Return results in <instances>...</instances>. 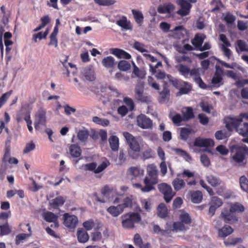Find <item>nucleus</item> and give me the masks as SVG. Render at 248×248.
Listing matches in <instances>:
<instances>
[{
  "label": "nucleus",
  "instance_id": "49",
  "mask_svg": "<svg viewBox=\"0 0 248 248\" xmlns=\"http://www.w3.org/2000/svg\"><path fill=\"white\" fill-rule=\"evenodd\" d=\"M93 121L98 124L104 126H108L109 124V122L108 120L106 119H101L97 116L93 117Z\"/></svg>",
  "mask_w": 248,
  "mask_h": 248
},
{
  "label": "nucleus",
  "instance_id": "20",
  "mask_svg": "<svg viewBox=\"0 0 248 248\" xmlns=\"http://www.w3.org/2000/svg\"><path fill=\"white\" fill-rule=\"evenodd\" d=\"M191 201L193 203H199L202 200V193L199 190L191 191L189 192Z\"/></svg>",
  "mask_w": 248,
  "mask_h": 248
},
{
  "label": "nucleus",
  "instance_id": "28",
  "mask_svg": "<svg viewBox=\"0 0 248 248\" xmlns=\"http://www.w3.org/2000/svg\"><path fill=\"white\" fill-rule=\"evenodd\" d=\"M65 202V200L62 196H58L52 200L50 202V206L54 209H58L62 206Z\"/></svg>",
  "mask_w": 248,
  "mask_h": 248
},
{
  "label": "nucleus",
  "instance_id": "14",
  "mask_svg": "<svg viewBox=\"0 0 248 248\" xmlns=\"http://www.w3.org/2000/svg\"><path fill=\"white\" fill-rule=\"evenodd\" d=\"M44 219L47 222H53L54 224L51 225V227L58 228L59 226L58 222V216L53 213L49 211L45 212L43 215Z\"/></svg>",
  "mask_w": 248,
  "mask_h": 248
},
{
  "label": "nucleus",
  "instance_id": "50",
  "mask_svg": "<svg viewBox=\"0 0 248 248\" xmlns=\"http://www.w3.org/2000/svg\"><path fill=\"white\" fill-rule=\"evenodd\" d=\"M190 133L191 130L190 129L186 127L181 128L180 130L181 139L184 140H186Z\"/></svg>",
  "mask_w": 248,
  "mask_h": 248
},
{
  "label": "nucleus",
  "instance_id": "36",
  "mask_svg": "<svg viewBox=\"0 0 248 248\" xmlns=\"http://www.w3.org/2000/svg\"><path fill=\"white\" fill-rule=\"evenodd\" d=\"M31 236V234L21 233L17 234L16 236L15 244L16 245H19L21 243H24L25 240Z\"/></svg>",
  "mask_w": 248,
  "mask_h": 248
},
{
  "label": "nucleus",
  "instance_id": "21",
  "mask_svg": "<svg viewBox=\"0 0 248 248\" xmlns=\"http://www.w3.org/2000/svg\"><path fill=\"white\" fill-rule=\"evenodd\" d=\"M167 78L168 79L169 82L176 89H179L181 86H183L184 84L185 83V81L177 79L171 75L167 74Z\"/></svg>",
  "mask_w": 248,
  "mask_h": 248
},
{
  "label": "nucleus",
  "instance_id": "57",
  "mask_svg": "<svg viewBox=\"0 0 248 248\" xmlns=\"http://www.w3.org/2000/svg\"><path fill=\"white\" fill-rule=\"evenodd\" d=\"M227 24H232L236 20V17L234 16L230 12H227L224 18Z\"/></svg>",
  "mask_w": 248,
  "mask_h": 248
},
{
  "label": "nucleus",
  "instance_id": "56",
  "mask_svg": "<svg viewBox=\"0 0 248 248\" xmlns=\"http://www.w3.org/2000/svg\"><path fill=\"white\" fill-rule=\"evenodd\" d=\"M186 228L185 227L184 224L181 222H174L173 223V230L175 231H184L186 230Z\"/></svg>",
  "mask_w": 248,
  "mask_h": 248
},
{
  "label": "nucleus",
  "instance_id": "32",
  "mask_svg": "<svg viewBox=\"0 0 248 248\" xmlns=\"http://www.w3.org/2000/svg\"><path fill=\"white\" fill-rule=\"evenodd\" d=\"M131 12L136 22L139 26H141L144 19V16L141 12L135 9H132Z\"/></svg>",
  "mask_w": 248,
  "mask_h": 248
},
{
  "label": "nucleus",
  "instance_id": "62",
  "mask_svg": "<svg viewBox=\"0 0 248 248\" xmlns=\"http://www.w3.org/2000/svg\"><path fill=\"white\" fill-rule=\"evenodd\" d=\"M211 204L218 208L222 205L223 202L221 199L217 197H213L211 199Z\"/></svg>",
  "mask_w": 248,
  "mask_h": 248
},
{
  "label": "nucleus",
  "instance_id": "47",
  "mask_svg": "<svg viewBox=\"0 0 248 248\" xmlns=\"http://www.w3.org/2000/svg\"><path fill=\"white\" fill-rule=\"evenodd\" d=\"M83 75L86 79L93 81L95 79L93 71L90 68H85L83 72Z\"/></svg>",
  "mask_w": 248,
  "mask_h": 248
},
{
  "label": "nucleus",
  "instance_id": "46",
  "mask_svg": "<svg viewBox=\"0 0 248 248\" xmlns=\"http://www.w3.org/2000/svg\"><path fill=\"white\" fill-rule=\"evenodd\" d=\"M179 219L184 224L189 225L191 223V218L187 213L181 214L179 216Z\"/></svg>",
  "mask_w": 248,
  "mask_h": 248
},
{
  "label": "nucleus",
  "instance_id": "37",
  "mask_svg": "<svg viewBox=\"0 0 248 248\" xmlns=\"http://www.w3.org/2000/svg\"><path fill=\"white\" fill-rule=\"evenodd\" d=\"M229 209L234 213L236 212L241 213L245 210L244 206L242 204L238 202L232 203Z\"/></svg>",
  "mask_w": 248,
  "mask_h": 248
},
{
  "label": "nucleus",
  "instance_id": "58",
  "mask_svg": "<svg viewBox=\"0 0 248 248\" xmlns=\"http://www.w3.org/2000/svg\"><path fill=\"white\" fill-rule=\"evenodd\" d=\"M95 3L101 6H109L115 3L114 0H94Z\"/></svg>",
  "mask_w": 248,
  "mask_h": 248
},
{
  "label": "nucleus",
  "instance_id": "63",
  "mask_svg": "<svg viewBox=\"0 0 248 248\" xmlns=\"http://www.w3.org/2000/svg\"><path fill=\"white\" fill-rule=\"evenodd\" d=\"M129 111L128 108L125 105L120 106L117 109L118 113L122 117L125 116Z\"/></svg>",
  "mask_w": 248,
  "mask_h": 248
},
{
  "label": "nucleus",
  "instance_id": "54",
  "mask_svg": "<svg viewBox=\"0 0 248 248\" xmlns=\"http://www.w3.org/2000/svg\"><path fill=\"white\" fill-rule=\"evenodd\" d=\"M142 208L147 212H150L152 208V204L150 200L144 199L141 201Z\"/></svg>",
  "mask_w": 248,
  "mask_h": 248
},
{
  "label": "nucleus",
  "instance_id": "64",
  "mask_svg": "<svg viewBox=\"0 0 248 248\" xmlns=\"http://www.w3.org/2000/svg\"><path fill=\"white\" fill-rule=\"evenodd\" d=\"M171 120L173 124L179 125L180 124L184 121L183 116L182 117L180 114L177 113L171 118Z\"/></svg>",
  "mask_w": 248,
  "mask_h": 248
},
{
  "label": "nucleus",
  "instance_id": "13",
  "mask_svg": "<svg viewBox=\"0 0 248 248\" xmlns=\"http://www.w3.org/2000/svg\"><path fill=\"white\" fill-rule=\"evenodd\" d=\"M176 68L185 78H187L189 75L192 76L194 75H196L198 73V69L193 68L191 70L187 66L182 64L176 65Z\"/></svg>",
  "mask_w": 248,
  "mask_h": 248
},
{
  "label": "nucleus",
  "instance_id": "48",
  "mask_svg": "<svg viewBox=\"0 0 248 248\" xmlns=\"http://www.w3.org/2000/svg\"><path fill=\"white\" fill-rule=\"evenodd\" d=\"M236 45L241 52L248 51V46L246 42L243 40H238L236 41Z\"/></svg>",
  "mask_w": 248,
  "mask_h": 248
},
{
  "label": "nucleus",
  "instance_id": "19",
  "mask_svg": "<svg viewBox=\"0 0 248 248\" xmlns=\"http://www.w3.org/2000/svg\"><path fill=\"white\" fill-rule=\"evenodd\" d=\"M102 64L107 69H112L115 66L116 62L113 57L107 56L102 59Z\"/></svg>",
  "mask_w": 248,
  "mask_h": 248
},
{
  "label": "nucleus",
  "instance_id": "29",
  "mask_svg": "<svg viewBox=\"0 0 248 248\" xmlns=\"http://www.w3.org/2000/svg\"><path fill=\"white\" fill-rule=\"evenodd\" d=\"M157 215L161 218H164L168 216V209L166 205L163 203H160L157 207Z\"/></svg>",
  "mask_w": 248,
  "mask_h": 248
},
{
  "label": "nucleus",
  "instance_id": "45",
  "mask_svg": "<svg viewBox=\"0 0 248 248\" xmlns=\"http://www.w3.org/2000/svg\"><path fill=\"white\" fill-rule=\"evenodd\" d=\"M243 239L241 238H229L227 240L224 241L225 246L235 245L238 243H242Z\"/></svg>",
  "mask_w": 248,
  "mask_h": 248
},
{
  "label": "nucleus",
  "instance_id": "39",
  "mask_svg": "<svg viewBox=\"0 0 248 248\" xmlns=\"http://www.w3.org/2000/svg\"><path fill=\"white\" fill-rule=\"evenodd\" d=\"M123 103L125 104V106L128 108L129 111H132L134 110L135 105L133 100L128 97H124L123 99Z\"/></svg>",
  "mask_w": 248,
  "mask_h": 248
},
{
  "label": "nucleus",
  "instance_id": "17",
  "mask_svg": "<svg viewBox=\"0 0 248 248\" xmlns=\"http://www.w3.org/2000/svg\"><path fill=\"white\" fill-rule=\"evenodd\" d=\"M133 241L136 246L139 248H151V245L150 243L143 244L142 239L139 233H136L134 235Z\"/></svg>",
  "mask_w": 248,
  "mask_h": 248
},
{
  "label": "nucleus",
  "instance_id": "35",
  "mask_svg": "<svg viewBox=\"0 0 248 248\" xmlns=\"http://www.w3.org/2000/svg\"><path fill=\"white\" fill-rule=\"evenodd\" d=\"M237 132L243 137H248V123H244L242 124H240L237 127Z\"/></svg>",
  "mask_w": 248,
  "mask_h": 248
},
{
  "label": "nucleus",
  "instance_id": "60",
  "mask_svg": "<svg viewBox=\"0 0 248 248\" xmlns=\"http://www.w3.org/2000/svg\"><path fill=\"white\" fill-rule=\"evenodd\" d=\"M132 204V200L129 197H126L123 200V203L119 204L124 211V209L127 207H131Z\"/></svg>",
  "mask_w": 248,
  "mask_h": 248
},
{
  "label": "nucleus",
  "instance_id": "59",
  "mask_svg": "<svg viewBox=\"0 0 248 248\" xmlns=\"http://www.w3.org/2000/svg\"><path fill=\"white\" fill-rule=\"evenodd\" d=\"M136 97L138 100L141 102L149 103L150 102V97L143 93L136 95Z\"/></svg>",
  "mask_w": 248,
  "mask_h": 248
},
{
  "label": "nucleus",
  "instance_id": "6",
  "mask_svg": "<svg viewBox=\"0 0 248 248\" xmlns=\"http://www.w3.org/2000/svg\"><path fill=\"white\" fill-rule=\"evenodd\" d=\"M158 188L164 195V200L167 203L170 202L175 195V193L173 192L171 186L166 183H163L159 184Z\"/></svg>",
  "mask_w": 248,
  "mask_h": 248
},
{
  "label": "nucleus",
  "instance_id": "53",
  "mask_svg": "<svg viewBox=\"0 0 248 248\" xmlns=\"http://www.w3.org/2000/svg\"><path fill=\"white\" fill-rule=\"evenodd\" d=\"M113 190V188L112 187H110L108 185H106L101 189V194L104 196L108 197L110 196Z\"/></svg>",
  "mask_w": 248,
  "mask_h": 248
},
{
  "label": "nucleus",
  "instance_id": "7",
  "mask_svg": "<svg viewBox=\"0 0 248 248\" xmlns=\"http://www.w3.org/2000/svg\"><path fill=\"white\" fill-rule=\"evenodd\" d=\"M221 217L226 223L233 224L238 221V217L236 213L227 208H224L222 209Z\"/></svg>",
  "mask_w": 248,
  "mask_h": 248
},
{
  "label": "nucleus",
  "instance_id": "11",
  "mask_svg": "<svg viewBox=\"0 0 248 248\" xmlns=\"http://www.w3.org/2000/svg\"><path fill=\"white\" fill-rule=\"evenodd\" d=\"M242 122V120L240 119L239 117L238 118L227 117L225 119L226 127L230 131L234 129H236L237 131V127Z\"/></svg>",
  "mask_w": 248,
  "mask_h": 248
},
{
  "label": "nucleus",
  "instance_id": "38",
  "mask_svg": "<svg viewBox=\"0 0 248 248\" xmlns=\"http://www.w3.org/2000/svg\"><path fill=\"white\" fill-rule=\"evenodd\" d=\"M11 232L8 221L6 220L3 225H0V236L6 235Z\"/></svg>",
  "mask_w": 248,
  "mask_h": 248
},
{
  "label": "nucleus",
  "instance_id": "30",
  "mask_svg": "<svg viewBox=\"0 0 248 248\" xmlns=\"http://www.w3.org/2000/svg\"><path fill=\"white\" fill-rule=\"evenodd\" d=\"M206 180L213 187L219 186L221 183V180L219 178L212 174L207 175L206 176Z\"/></svg>",
  "mask_w": 248,
  "mask_h": 248
},
{
  "label": "nucleus",
  "instance_id": "2",
  "mask_svg": "<svg viewBox=\"0 0 248 248\" xmlns=\"http://www.w3.org/2000/svg\"><path fill=\"white\" fill-rule=\"evenodd\" d=\"M158 171L156 166L154 164H149L147 167V176L143 180L144 186L139 183L134 184L136 187L140 188L144 193L149 192L155 189L154 186L158 182Z\"/></svg>",
  "mask_w": 248,
  "mask_h": 248
},
{
  "label": "nucleus",
  "instance_id": "42",
  "mask_svg": "<svg viewBox=\"0 0 248 248\" xmlns=\"http://www.w3.org/2000/svg\"><path fill=\"white\" fill-rule=\"evenodd\" d=\"M153 155L154 152L149 147L142 152L141 155H140L141 158L144 160L153 157Z\"/></svg>",
  "mask_w": 248,
  "mask_h": 248
},
{
  "label": "nucleus",
  "instance_id": "24",
  "mask_svg": "<svg viewBox=\"0 0 248 248\" xmlns=\"http://www.w3.org/2000/svg\"><path fill=\"white\" fill-rule=\"evenodd\" d=\"M107 211L113 217L119 216L124 211L119 204L116 206H110L108 208Z\"/></svg>",
  "mask_w": 248,
  "mask_h": 248
},
{
  "label": "nucleus",
  "instance_id": "18",
  "mask_svg": "<svg viewBox=\"0 0 248 248\" xmlns=\"http://www.w3.org/2000/svg\"><path fill=\"white\" fill-rule=\"evenodd\" d=\"M159 27L160 29L165 33L169 31L174 32L178 31H182L184 29L183 26H178L175 27L172 30H170V25L165 21L161 22L159 24Z\"/></svg>",
  "mask_w": 248,
  "mask_h": 248
},
{
  "label": "nucleus",
  "instance_id": "10",
  "mask_svg": "<svg viewBox=\"0 0 248 248\" xmlns=\"http://www.w3.org/2000/svg\"><path fill=\"white\" fill-rule=\"evenodd\" d=\"M177 2L181 8L176 12V13L182 16L189 15L192 7L191 4L185 0H177Z\"/></svg>",
  "mask_w": 248,
  "mask_h": 248
},
{
  "label": "nucleus",
  "instance_id": "12",
  "mask_svg": "<svg viewBox=\"0 0 248 248\" xmlns=\"http://www.w3.org/2000/svg\"><path fill=\"white\" fill-rule=\"evenodd\" d=\"M138 125L142 129H149L152 127V121L144 114H140L137 118Z\"/></svg>",
  "mask_w": 248,
  "mask_h": 248
},
{
  "label": "nucleus",
  "instance_id": "55",
  "mask_svg": "<svg viewBox=\"0 0 248 248\" xmlns=\"http://www.w3.org/2000/svg\"><path fill=\"white\" fill-rule=\"evenodd\" d=\"M219 40L223 42L221 47H228L231 46V44L224 34H220L219 35Z\"/></svg>",
  "mask_w": 248,
  "mask_h": 248
},
{
  "label": "nucleus",
  "instance_id": "5",
  "mask_svg": "<svg viewBox=\"0 0 248 248\" xmlns=\"http://www.w3.org/2000/svg\"><path fill=\"white\" fill-rule=\"evenodd\" d=\"M123 218L122 224L125 229L134 228L135 223H139L141 220V217L138 213H132L124 215L122 216Z\"/></svg>",
  "mask_w": 248,
  "mask_h": 248
},
{
  "label": "nucleus",
  "instance_id": "26",
  "mask_svg": "<svg viewBox=\"0 0 248 248\" xmlns=\"http://www.w3.org/2000/svg\"><path fill=\"white\" fill-rule=\"evenodd\" d=\"M233 232V229L229 225H225L218 230V234L219 237H225L231 234Z\"/></svg>",
  "mask_w": 248,
  "mask_h": 248
},
{
  "label": "nucleus",
  "instance_id": "40",
  "mask_svg": "<svg viewBox=\"0 0 248 248\" xmlns=\"http://www.w3.org/2000/svg\"><path fill=\"white\" fill-rule=\"evenodd\" d=\"M239 183L241 189L248 193V179L246 176L243 175L240 177Z\"/></svg>",
  "mask_w": 248,
  "mask_h": 248
},
{
  "label": "nucleus",
  "instance_id": "33",
  "mask_svg": "<svg viewBox=\"0 0 248 248\" xmlns=\"http://www.w3.org/2000/svg\"><path fill=\"white\" fill-rule=\"evenodd\" d=\"M77 236L78 241L80 243H85L89 238V235L87 232L82 229L78 230V231Z\"/></svg>",
  "mask_w": 248,
  "mask_h": 248
},
{
  "label": "nucleus",
  "instance_id": "3",
  "mask_svg": "<svg viewBox=\"0 0 248 248\" xmlns=\"http://www.w3.org/2000/svg\"><path fill=\"white\" fill-rule=\"evenodd\" d=\"M123 135L128 146L129 156L133 159H138L140 157V151L144 145L142 138L140 136L134 137L128 132H124Z\"/></svg>",
  "mask_w": 248,
  "mask_h": 248
},
{
  "label": "nucleus",
  "instance_id": "43",
  "mask_svg": "<svg viewBox=\"0 0 248 248\" xmlns=\"http://www.w3.org/2000/svg\"><path fill=\"white\" fill-rule=\"evenodd\" d=\"M129 171L130 174L135 177L140 176L143 173V170L138 167H130L129 169Z\"/></svg>",
  "mask_w": 248,
  "mask_h": 248
},
{
  "label": "nucleus",
  "instance_id": "34",
  "mask_svg": "<svg viewBox=\"0 0 248 248\" xmlns=\"http://www.w3.org/2000/svg\"><path fill=\"white\" fill-rule=\"evenodd\" d=\"M216 70L217 71L215 72L214 76H213L212 79V83L215 85L220 83L222 80V78L221 77V74L218 72V71L219 70L220 72L222 73V69L218 66H216Z\"/></svg>",
  "mask_w": 248,
  "mask_h": 248
},
{
  "label": "nucleus",
  "instance_id": "9",
  "mask_svg": "<svg viewBox=\"0 0 248 248\" xmlns=\"http://www.w3.org/2000/svg\"><path fill=\"white\" fill-rule=\"evenodd\" d=\"M63 225L70 229H75L78 223L77 217L74 215H70L68 213L63 215Z\"/></svg>",
  "mask_w": 248,
  "mask_h": 248
},
{
  "label": "nucleus",
  "instance_id": "15",
  "mask_svg": "<svg viewBox=\"0 0 248 248\" xmlns=\"http://www.w3.org/2000/svg\"><path fill=\"white\" fill-rule=\"evenodd\" d=\"M109 51L111 54L114 55L119 59L129 60L131 58V56L130 54L120 48H111L109 49Z\"/></svg>",
  "mask_w": 248,
  "mask_h": 248
},
{
  "label": "nucleus",
  "instance_id": "52",
  "mask_svg": "<svg viewBox=\"0 0 248 248\" xmlns=\"http://www.w3.org/2000/svg\"><path fill=\"white\" fill-rule=\"evenodd\" d=\"M13 93V91L10 90L8 92L3 93L0 97V108L5 104L9 97Z\"/></svg>",
  "mask_w": 248,
  "mask_h": 248
},
{
  "label": "nucleus",
  "instance_id": "31",
  "mask_svg": "<svg viewBox=\"0 0 248 248\" xmlns=\"http://www.w3.org/2000/svg\"><path fill=\"white\" fill-rule=\"evenodd\" d=\"M174 9V6L171 3H168L163 6H159L157 8V12L160 14H170Z\"/></svg>",
  "mask_w": 248,
  "mask_h": 248
},
{
  "label": "nucleus",
  "instance_id": "44",
  "mask_svg": "<svg viewBox=\"0 0 248 248\" xmlns=\"http://www.w3.org/2000/svg\"><path fill=\"white\" fill-rule=\"evenodd\" d=\"M179 93L180 94H186L189 93L192 90V86L188 82L185 81L183 86L179 88Z\"/></svg>",
  "mask_w": 248,
  "mask_h": 248
},
{
  "label": "nucleus",
  "instance_id": "4",
  "mask_svg": "<svg viewBox=\"0 0 248 248\" xmlns=\"http://www.w3.org/2000/svg\"><path fill=\"white\" fill-rule=\"evenodd\" d=\"M194 176V173L188 170H185L181 173L177 174L178 177H181L183 179L179 178H175L172 182V185L175 191H178L181 189L184 188L186 186V183L185 181L187 182V185L189 186H195L197 184V182L195 179L188 181L187 178L193 177Z\"/></svg>",
  "mask_w": 248,
  "mask_h": 248
},
{
  "label": "nucleus",
  "instance_id": "41",
  "mask_svg": "<svg viewBox=\"0 0 248 248\" xmlns=\"http://www.w3.org/2000/svg\"><path fill=\"white\" fill-rule=\"evenodd\" d=\"M118 67L121 71H126L130 69L131 64L126 61L122 60L119 62Z\"/></svg>",
  "mask_w": 248,
  "mask_h": 248
},
{
  "label": "nucleus",
  "instance_id": "51",
  "mask_svg": "<svg viewBox=\"0 0 248 248\" xmlns=\"http://www.w3.org/2000/svg\"><path fill=\"white\" fill-rule=\"evenodd\" d=\"M89 137V132L87 130H80L78 133V140L81 141H86Z\"/></svg>",
  "mask_w": 248,
  "mask_h": 248
},
{
  "label": "nucleus",
  "instance_id": "16",
  "mask_svg": "<svg viewBox=\"0 0 248 248\" xmlns=\"http://www.w3.org/2000/svg\"><path fill=\"white\" fill-rule=\"evenodd\" d=\"M205 36L203 34H196L194 38L191 40V44L195 47V49L198 50L201 47Z\"/></svg>",
  "mask_w": 248,
  "mask_h": 248
},
{
  "label": "nucleus",
  "instance_id": "27",
  "mask_svg": "<svg viewBox=\"0 0 248 248\" xmlns=\"http://www.w3.org/2000/svg\"><path fill=\"white\" fill-rule=\"evenodd\" d=\"M108 142L112 151L115 152L118 150L119 140L116 136H111L108 139Z\"/></svg>",
  "mask_w": 248,
  "mask_h": 248
},
{
  "label": "nucleus",
  "instance_id": "23",
  "mask_svg": "<svg viewBox=\"0 0 248 248\" xmlns=\"http://www.w3.org/2000/svg\"><path fill=\"white\" fill-rule=\"evenodd\" d=\"M184 121H187L194 118L195 115L193 108L191 107H186L182 111Z\"/></svg>",
  "mask_w": 248,
  "mask_h": 248
},
{
  "label": "nucleus",
  "instance_id": "25",
  "mask_svg": "<svg viewBox=\"0 0 248 248\" xmlns=\"http://www.w3.org/2000/svg\"><path fill=\"white\" fill-rule=\"evenodd\" d=\"M81 149L77 144H71L69 147V153L74 158L80 156L81 155Z\"/></svg>",
  "mask_w": 248,
  "mask_h": 248
},
{
  "label": "nucleus",
  "instance_id": "8",
  "mask_svg": "<svg viewBox=\"0 0 248 248\" xmlns=\"http://www.w3.org/2000/svg\"><path fill=\"white\" fill-rule=\"evenodd\" d=\"M46 123V111L40 108L38 110L35 115L34 128L38 130L40 125H45Z\"/></svg>",
  "mask_w": 248,
  "mask_h": 248
},
{
  "label": "nucleus",
  "instance_id": "61",
  "mask_svg": "<svg viewBox=\"0 0 248 248\" xmlns=\"http://www.w3.org/2000/svg\"><path fill=\"white\" fill-rule=\"evenodd\" d=\"M48 33V31L46 30L43 33L42 31L39 32L36 34H35L33 36V39L35 42H37V39L39 38L40 40H41L43 38H46V36Z\"/></svg>",
  "mask_w": 248,
  "mask_h": 248
},
{
  "label": "nucleus",
  "instance_id": "1",
  "mask_svg": "<svg viewBox=\"0 0 248 248\" xmlns=\"http://www.w3.org/2000/svg\"><path fill=\"white\" fill-rule=\"evenodd\" d=\"M230 162L234 166L244 167L248 164V147L233 145L230 148Z\"/></svg>",
  "mask_w": 248,
  "mask_h": 248
},
{
  "label": "nucleus",
  "instance_id": "22",
  "mask_svg": "<svg viewBox=\"0 0 248 248\" xmlns=\"http://www.w3.org/2000/svg\"><path fill=\"white\" fill-rule=\"evenodd\" d=\"M116 24L119 26L126 30H131L132 26L130 21H128L127 17L125 16H123L122 18L116 21Z\"/></svg>",
  "mask_w": 248,
  "mask_h": 248
}]
</instances>
